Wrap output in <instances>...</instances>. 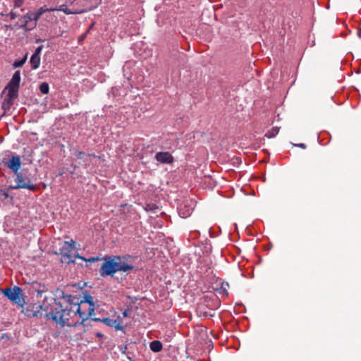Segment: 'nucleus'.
Listing matches in <instances>:
<instances>
[{
	"instance_id": "29",
	"label": "nucleus",
	"mask_w": 361,
	"mask_h": 361,
	"mask_svg": "<svg viewBox=\"0 0 361 361\" xmlns=\"http://www.w3.org/2000/svg\"><path fill=\"white\" fill-rule=\"evenodd\" d=\"M154 208H155V205L152 204H147L146 207H145V209L147 211L148 210H152Z\"/></svg>"
},
{
	"instance_id": "25",
	"label": "nucleus",
	"mask_w": 361,
	"mask_h": 361,
	"mask_svg": "<svg viewBox=\"0 0 361 361\" xmlns=\"http://www.w3.org/2000/svg\"><path fill=\"white\" fill-rule=\"evenodd\" d=\"M42 50V46L38 47L32 55L40 56L41 51Z\"/></svg>"
},
{
	"instance_id": "17",
	"label": "nucleus",
	"mask_w": 361,
	"mask_h": 361,
	"mask_svg": "<svg viewBox=\"0 0 361 361\" xmlns=\"http://www.w3.org/2000/svg\"><path fill=\"white\" fill-rule=\"evenodd\" d=\"M30 63L33 69H37L39 66L40 56L32 55Z\"/></svg>"
},
{
	"instance_id": "18",
	"label": "nucleus",
	"mask_w": 361,
	"mask_h": 361,
	"mask_svg": "<svg viewBox=\"0 0 361 361\" xmlns=\"http://www.w3.org/2000/svg\"><path fill=\"white\" fill-rule=\"evenodd\" d=\"M279 132V128L277 127H274L271 130H268L265 134V136L268 138H273L278 135Z\"/></svg>"
},
{
	"instance_id": "19",
	"label": "nucleus",
	"mask_w": 361,
	"mask_h": 361,
	"mask_svg": "<svg viewBox=\"0 0 361 361\" xmlns=\"http://www.w3.org/2000/svg\"><path fill=\"white\" fill-rule=\"evenodd\" d=\"M39 90H40V92H41L42 94H47V93L49 92V87L48 83H47V82H42V83L39 85Z\"/></svg>"
},
{
	"instance_id": "28",
	"label": "nucleus",
	"mask_w": 361,
	"mask_h": 361,
	"mask_svg": "<svg viewBox=\"0 0 361 361\" xmlns=\"http://www.w3.org/2000/svg\"><path fill=\"white\" fill-rule=\"evenodd\" d=\"M228 286V283H223L222 284V286H221V289L222 290L226 293V295H228V293L226 292V287Z\"/></svg>"
},
{
	"instance_id": "32",
	"label": "nucleus",
	"mask_w": 361,
	"mask_h": 361,
	"mask_svg": "<svg viewBox=\"0 0 361 361\" xmlns=\"http://www.w3.org/2000/svg\"><path fill=\"white\" fill-rule=\"evenodd\" d=\"M85 155V153L82 152H80L78 154V159H82L83 157V156Z\"/></svg>"
},
{
	"instance_id": "21",
	"label": "nucleus",
	"mask_w": 361,
	"mask_h": 361,
	"mask_svg": "<svg viewBox=\"0 0 361 361\" xmlns=\"http://www.w3.org/2000/svg\"><path fill=\"white\" fill-rule=\"evenodd\" d=\"M26 61V57H25L24 59H21V60H19V61H16L13 66L14 68H18V67H21L23 66V64L25 63Z\"/></svg>"
},
{
	"instance_id": "31",
	"label": "nucleus",
	"mask_w": 361,
	"mask_h": 361,
	"mask_svg": "<svg viewBox=\"0 0 361 361\" xmlns=\"http://www.w3.org/2000/svg\"><path fill=\"white\" fill-rule=\"evenodd\" d=\"M30 25H32L33 24H23V27H26L27 29L32 30L33 28L32 26H29Z\"/></svg>"
},
{
	"instance_id": "13",
	"label": "nucleus",
	"mask_w": 361,
	"mask_h": 361,
	"mask_svg": "<svg viewBox=\"0 0 361 361\" xmlns=\"http://www.w3.org/2000/svg\"><path fill=\"white\" fill-rule=\"evenodd\" d=\"M11 188H1L0 189V200L4 204L11 202L13 200V196L9 195V190Z\"/></svg>"
},
{
	"instance_id": "16",
	"label": "nucleus",
	"mask_w": 361,
	"mask_h": 361,
	"mask_svg": "<svg viewBox=\"0 0 361 361\" xmlns=\"http://www.w3.org/2000/svg\"><path fill=\"white\" fill-rule=\"evenodd\" d=\"M84 302L89 304L90 307H94L93 297L88 293L85 294L83 300L80 301V305Z\"/></svg>"
},
{
	"instance_id": "4",
	"label": "nucleus",
	"mask_w": 361,
	"mask_h": 361,
	"mask_svg": "<svg viewBox=\"0 0 361 361\" xmlns=\"http://www.w3.org/2000/svg\"><path fill=\"white\" fill-rule=\"evenodd\" d=\"M2 293L13 303L23 307L25 304L23 290L19 286H15L13 288H6L2 290Z\"/></svg>"
},
{
	"instance_id": "26",
	"label": "nucleus",
	"mask_w": 361,
	"mask_h": 361,
	"mask_svg": "<svg viewBox=\"0 0 361 361\" xmlns=\"http://www.w3.org/2000/svg\"><path fill=\"white\" fill-rule=\"evenodd\" d=\"M94 313V307H89V310H88V314H87V315L88 316V318L91 317Z\"/></svg>"
},
{
	"instance_id": "37",
	"label": "nucleus",
	"mask_w": 361,
	"mask_h": 361,
	"mask_svg": "<svg viewBox=\"0 0 361 361\" xmlns=\"http://www.w3.org/2000/svg\"><path fill=\"white\" fill-rule=\"evenodd\" d=\"M97 336H102V334H97Z\"/></svg>"
},
{
	"instance_id": "14",
	"label": "nucleus",
	"mask_w": 361,
	"mask_h": 361,
	"mask_svg": "<svg viewBox=\"0 0 361 361\" xmlns=\"http://www.w3.org/2000/svg\"><path fill=\"white\" fill-rule=\"evenodd\" d=\"M77 307L79 308V311L78 312H74V316H76L77 314H78L80 319V321H78V322H75V323H78V324H83V322L85 321H86L87 319H88V316L87 315V314L85 312H82L81 311V308H80V305H75V308L73 310H77Z\"/></svg>"
},
{
	"instance_id": "2",
	"label": "nucleus",
	"mask_w": 361,
	"mask_h": 361,
	"mask_svg": "<svg viewBox=\"0 0 361 361\" xmlns=\"http://www.w3.org/2000/svg\"><path fill=\"white\" fill-rule=\"evenodd\" d=\"M130 256H109L105 257L99 273L102 277L113 276L118 271H128L134 269V266L128 263Z\"/></svg>"
},
{
	"instance_id": "20",
	"label": "nucleus",
	"mask_w": 361,
	"mask_h": 361,
	"mask_svg": "<svg viewBox=\"0 0 361 361\" xmlns=\"http://www.w3.org/2000/svg\"><path fill=\"white\" fill-rule=\"evenodd\" d=\"M113 322L114 325L111 327H114L116 330H120L122 329L119 317L117 319H113Z\"/></svg>"
},
{
	"instance_id": "7",
	"label": "nucleus",
	"mask_w": 361,
	"mask_h": 361,
	"mask_svg": "<svg viewBox=\"0 0 361 361\" xmlns=\"http://www.w3.org/2000/svg\"><path fill=\"white\" fill-rule=\"evenodd\" d=\"M20 71H16L12 76L11 80L9 81L8 84L6 87V90H8V92H11V93L18 94V90L20 87Z\"/></svg>"
},
{
	"instance_id": "30",
	"label": "nucleus",
	"mask_w": 361,
	"mask_h": 361,
	"mask_svg": "<svg viewBox=\"0 0 361 361\" xmlns=\"http://www.w3.org/2000/svg\"><path fill=\"white\" fill-rule=\"evenodd\" d=\"M41 308L44 309V310H48V305L47 302H44L43 304L41 305Z\"/></svg>"
},
{
	"instance_id": "1",
	"label": "nucleus",
	"mask_w": 361,
	"mask_h": 361,
	"mask_svg": "<svg viewBox=\"0 0 361 361\" xmlns=\"http://www.w3.org/2000/svg\"><path fill=\"white\" fill-rule=\"evenodd\" d=\"M50 311L45 314L47 319H51L56 324H60L61 327L65 326H76L78 323H70L69 321L73 317L75 310L70 309L69 304H62L61 301L54 300L53 302L49 305ZM79 311L77 307L76 312Z\"/></svg>"
},
{
	"instance_id": "36",
	"label": "nucleus",
	"mask_w": 361,
	"mask_h": 361,
	"mask_svg": "<svg viewBox=\"0 0 361 361\" xmlns=\"http://www.w3.org/2000/svg\"><path fill=\"white\" fill-rule=\"evenodd\" d=\"M63 12H64V13H68H68H71V12H70V11H68L67 10H63Z\"/></svg>"
},
{
	"instance_id": "6",
	"label": "nucleus",
	"mask_w": 361,
	"mask_h": 361,
	"mask_svg": "<svg viewBox=\"0 0 361 361\" xmlns=\"http://www.w3.org/2000/svg\"><path fill=\"white\" fill-rule=\"evenodd\" d=\"M15 174L16 176V185H11L10 188H11V189L23 188V189H28L31 191H34L36 189V185L34 184H32L30 183V179H28L27 182H25L23 176L20 173H19L18 172L17 173H15Z\"/></svg>"
},
{
	"instance_id": "15",
	"label": "nucleus",
	"mask_w": 361,
	"mask_h": 361,
	"mask_svg": "<svg viewBox=\"0 0 361 361\" xmlns=\"http://www.w3.org/2000/svg\"><path fill=\"white\" fill-rule=\"evenodd\" d=\"M162 343L159 341H153L149 343V348L154 353H159L162 350Z\"/></svg>"
},
{
	"instance_id": "33",
	"label": "nucleus",
	"mask_w": 361,
	"mask_h": 361,
	"mask_svg": "<svg viewBox=\"0 0 361 361\" xmlns=\"http://www.w3.org/2000/svg\"><path fill=\"white\" fill-rule=\"evenodd\" d=\"M297 146L299 147L303 148V149L306 148V145L304 143H300V144L297 145Z\"/></svg>"
},
{
	"instance_id": "23",
	"label": "nucleus",
	"mask_w": 361,
	"mask_h": 361,
	"mask_svg": "<svg viewBox=\"0 0 361 361\" xmlns=\"http://www.w3.org/2000/svg\"><path fill=\"white\" fill-rule=\"evenodd\" d=\"M78 258H80V259H82L83 260H85L87 262H94L98 261L99 259V257H91L88 259H86L85 258H84L81 256H78Z\"/></svg>"
},
{
	"instance_id": "27",
	"label": "nucleus",
	"mask_w": 361,
	"mask_h": 361,
	"mask_svg": "<svg viewBox=\"0 0 361 361\" xmlns=\"http://www.w3.org/2000/svg\"><path fill=\"white\" fill-rule=\"evenodd\" d=\"M90 28H91V27H89V29L86 31V32H85V33H84L83 35H80V36L78 37V40H79L80 42L82 41V40L85 38L86 35H87V33L89 32V30H90Z\"/></svg>"
},
{
	"instance_id": "10",
	"label": "nucleus",
	"mask_w": 361,
	"mask_h": 361,
	"mask_svg": "<svg viewBox=\"0 0 361 361\" xmlns=\"http://www.w3.org/2000/svg\"><path fill=\"white\" fill-rule=\"evenodd\" d=\"M193 210V206L188 202L180 204L178 207L179 216L183 219L190 216Z\"/></svg>"
},
{
	"instance_id": "22",
	"label": "nucleus",
	"mask_w": 361,
	"mask_h": 361,
	"mask_svg": "<svg viewBox=\"0 0 361 361\" xmlns=\"http://www.w3.org/2000/svg\"><path fill=\"white\" fill-rule=\"evenodd\" d=\"M101 322L110 327L114 325L113 319L110 318H103Z\"/></svg>"
},
{
	"instance_id": "11",
	"label": "nucleus",
	"mask_w": 361,
	"mask_h": 361,
	"mask_svg": "<svg viewBox=\"0 0 361 361\" xmlns=\"http://www.w3.org/2000/svg\"><path fill=\"white\" fill-rule=\"evenodd\" d=\"M18 94H16V93L11 94V92L8 91V93H7L6 96L5 97V98L3 101V103H2V109L4 111H7V110L10 109V108L14 103V100L18 97Z\"/></svg>"
},
{
	"instance_id": "9",
	"label": "nucleus",
	"mask_w": 361,
	"mask_h": 361,
	"mask_svg": "<svg viewBox=\"0 0 361 361\" xmlns=\"http://www.w3.org/2000/svg\"><path fill=\"white\" fill-rule=\"evenodd\" d=\"M155 159L161 164H171L173 162V157L169 152H160L155 154Z\"/></svg>"
},
{
	"instance_id": "5",
	"label": "nucleus",
	"mask_w": 361,
	"mask_h": 361,
	"mask_svg": "<svg viewBox=\"0 0 361 361\" xmlns=\"http://www.w3.org/2000/svg\"><path fill=\"white\" fill-rule=\"evenodd\" d=\"M75 241L71 242L64 241L60 248V253L62 255V262L66 264H70L75 262V258H78L79 255L74 254Z\"/></svg>"
},
{
	"instance_id": "12",
	"label": "nucleus",
	"mask_w": 361,
	"mask_h": 361,
	"mask_svg": "<svg viewBox=\"0 0 361 361\" xmlns=\"http://www.w3.org/2000/svg\"><path fill=\"white\" fill-rule=\"evenodd\" d=\"M63 301L62 304H69L70 309H74L75 305H80V302L78 298L71 295H63L62 296Z\"/></svg>"
},
{
	"instance_id": "38",
	"label": "nucleus",
	"mask_w": 361,
	"mask_h": 361,
	"mask_svg": "<svg viewBox=\"0 0 361 361\" xmlns=\"http://www.w3.org/2000/svg\"><path fill=\"white\" fill-rule=\"evenodd\" d=\"M357 35H360V31H357Z\"/></svg>"
},
{
	"instance_id": "24",
	"label": "nucleus",
	"mask_w": 361,
	"mask_h": 361,
	"mask_svg": "<svg viewBox=\"0 0 361 361\" xmlns=\"http://www.w3.org/2000/svg\"><path fill=\"white\" fill-rule=\"evenodd\" d=\"M13 2L14 6L16 8H19L23 4L24 0H13Z\"/></svg>"
},
{
	"instance_id": "34",
	"label": "nucleus",
	"mask_w": 361,
	"mask_h": 361,
	"mask_svg": "<svg viewBox=\"0 0 361 361\" xmlns=\"http://www.w3.org/2000/svg\"><path fill=\"white\" fill-rule=\"evenodd\" d=\"M128 310H124L123 312V316L124 317H128Z\"/></svg>"
},
{
	"instance_id": "3",
	"label": "nucleus",
	"mask_w": 361,
	"mask_h": 361,
	"mask_svg": "<svg viewBox=\"0 0 361 361\" xmlns=\"http://www.w3.org/2000/svg\"><path fill=\"white\" fill-rule=\"evenodd\" d=\"M61 11H62L61 8L56 9L43 6L36 11H29L24 16L25 23H28L29 21L37 22L43 15H45L46 20L48 22L56 23L58 21V17L55 15V12L59 13Z\"/></svg>"
},
{
	"instance_id": "35",
	"label": "nucleus",
	"mask_w": 361,
	"mask_h": 361,
	"mask_svg": "<svg viewBox=\"0 0 361 361\" xmlns=\"http://www.w3.org/2000/svg\"><path fill=\"white\" fill-rule=\"evenodd\" d=\"M102 319H100V318H92V320L93 321H95V322H101Z\"/></svg>"
},
{
	"instance_id": "8",
	"label": "nucleus",
	"mask_w": 361,
	"mask_h": 361,
	"mask_svg": "<svg viewBox=\"0 0 361 361\" xmlns=\"http://www.w3.org/2000/svg\"><path fill=\"white\" fill-rule=\"evenodd\" d=\"M5 166L12 170L15 173H17L21 166L20 156H13L7 162L5 163Z\"/></svg>"
}]
</instances>
